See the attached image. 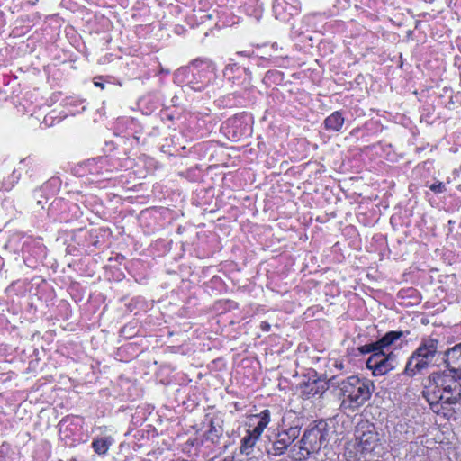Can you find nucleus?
<instances>
[{
  "label": "nucleus",
  "mask_w": 461,
  "mask_h": 461,
  "mask_svg": "<svg viewBox=\"0 0 461 461\" xmlns=\"http://www.w3.org/2000/svg\"><path fill=\"white\" fill-rule=\"evenodd\" d=\"M433 412L446 416L452 406L461 403V383L447 371L431 374L422 391Z\"/></svg>",
  "instance_id": "nucleus-1"
},
{
  "label": "nucleus",
  "mask_w": 461,
  "mask_h": 461,
  "mask_svg": "<svg viewBox=\"0 0 461 461\" xmlns=\"http://www.w3.org/2000/svg\"><path fill=\"white\" fill-rule=\"evenodd\" d=\"M341 408L355 411L371 397L374 384L369 380L349 376L339 384Z\"/></svg>",
  "instance_id": "nucleus-2"
},
{
  "label": "nucleus",
  "mask_w": 461,
  "mask_h": 461,
  "mask_svg": "<svg viewBox=\"0 0 461 461\" xmlns=\"http://www.w3.org/2000/svg\"><path fill=\"white\" fill-rule=\"evenodd\" d=\"M329 432L324 427L314 426L303 432L302 438L290 449V457L295 461H304L312 454H317L328 443Z\"/></svg>",
  "instance_id": "nucleus-3"
},
{
  "label": "nucleus",
  "mask_w": 461,
  "mask_h": 461,
  "mask_svg": "<svg viewBox=\"0 0 461 461\" xmlns=\"http://www.w3.org/2000/svg\"><path fill=\"white\" fill-rule=\"evenodd\" d=\"M439 346V340L435 338H423L419 347L410 357L404 373L409 376H414L426 369L433 361Z\"/></svg>",
  "instance_id": "nucleus-4"
},
{
  "label": "nucleus",
  "mask_w": 461,
  "mask_h": 461,
  "mask_svg": "<svg viewBox=\"0 0 461 461\" xmlns=\"http://www.w3.org/2000/svg\"><path fill=\"white\" fill-rule=\"evenodd\" d=\"M301 428L291 426L287 429L278 430L269 437L268 444L266 446V452L268 456H280L287 450L290 451L292 444L300 436Z\"/></svg>",
  "instance_id": "nucleus-5"
},
{
  "label": "nucleus",
  "mask_w": 461,
  "mask_h": 461,
  "mask_svg": "<svg viewBox=\"0 0 461 461\" xmlns=\"http://www.w3.org/2000/svg\"><path fill=\"white\" fill-rule=\"evenodd\" d=\"M254 417L258 418L259 420L253 429H249L246 431V435L241 439L240 452L242 455L249 456L252 453L256 443L258 441L262 433L271 421L269 410H264Z\"/></svg>",
  "instance_id": "nucleus-6"
},
{
  "label": "nucleus",
  "mask_w": 461,
  "mask_h": 461,
  "mask_svg": "<svg viewBox=\"0 0 461 461\" xmlns=\"http://www.w3.org/2000/svg\"><path fill=\"white\" fill-rule=\"evenodd\" d=\"M395 355L393 352L372 354L366 361V367L372 370L374 375H383L395 367Z\"/></svg>",
  "instance_id": "nucleus-7"
},
{
  "label": "nucleus",
  "mask_w": 461,
  "mask_h": 461,
  "mask_svg": "<svg viewBox=\"0 0 461 461\" xmlns=\"http://www.w3.org/2000/svg\"><path fill=\"white\" fill-rule=\"evenodd\" d=\"M356 445L361 448L363 452L371 451L376 442L378 441V434L374 430L373 428L367 426L357 428L355 431Z\"/></svg>",
  "instance_id": "nucleus-8"
},
{
  "label": "nucleus",
  "mask_w": 461,
  "mask_h": 461,
  "mask_svg": "<svg viewBox=\"0 0 461 461\" xmlns=\"http://www.w3.org/2000/svg\"><path fill=\"white\" fill-rule=\"evenodd\" d=\"M445 357L447 372L461 376V343L447 350Z\"/></svg>",
  "instance_id": "nucleus-9"
},
{
  "label": "nucleus",
  "mask_w": 461,
  "mask_h": 461,
  "mask_svg": "<svg viewBox=\"0 0 461 461\" xmlns=\"http://www.w3.org/2000/svg\"><path fill=\"white\" fill-rule=\"evenodd\" d=\"M403 336L402 331H389L376 341L379 350L383 352H392L391 347L393 346Z\"/></svg>",
  "instance_id": "nucleus-10"
},
{
  "label": "nucleus",
  "mask_w": 461,
  "mask_h": 461,
  "mask_svg": "<svg viewBox=\"0 0 461 461\" xmlns=\"http://www.w3.org/2000/svg\"><path fill=\"white\" fill-rule=\"evenodd\" d=\"M344 123V118L339 112H334L328 116L325 121V128L327 130L339 131L342 128Z\"/></svg>",
  "instance_id": "nucleus-11"
},
{
  "label": "nucleus",
  "mask_w": 461,
  "mask_h": 461,
  "mask_svg": "<svg viewBox=\"0 0 461 461\" xmlns=\"http://www.w3.org/2000/svg\"><path fill=\"white\" fill-rule=\"evenodd\" d=\"M112 443L113 440L111 438H101L93 441L92 447L96 454L104 455L108 451Z\"/></svg>",
  "instance_id": "nucleus-12"
},
{
  "label": "nucleus",
  "mask_w": 461,
  "mask_h": 461,
  "mask_svg": "<svg viewBox=\"0 0 461 461\" xmlns=\"http://www.w3.org/2000/svg\"><path fill=\"white\" fill-rule=\"evenodd\" d=\"M359 351L363 354H368V353L375 354V353L379 352L380 350H379L378 345H376V342H374V343L366 344V345L360 347Z\"/></svg>",
  "instance_id": "nucleus-13"
},
{
  "label": "nucleus",
  "mask_w": 461,
  "mask_h": 461,
  "mask_svg": "<svg viewBox=\"0 0 461 461\" xmlns=\"http://www.w3.org/2000/svg\"><path fill=\"white\" fill-rule=\"evenodd\" d=\"M303 393L307 397H310V395H314V394H316V393H318L316 382H315V381H313V382H311V383L305 384V385H304V389H303Z\"/></svg>",
  "instance_id": "nucleus-14"
},
{
  "label": "nucleus",
  "mask_w": 461,
  "mask_h": 461,
  "mask_svg": "<svg viewBox=\"0 0 461 461\" xmlns=\"http://www.w3.org/2000/svg\"><path fill=\"white\" fill-rule=\"evenodd\" d=\"M430 190L434 193H443L446 191V185L442 182H437L429 186Z\"/></svg>",
  "instance_id": "nucleus-15"
},
{
  "label": "nucleus",
  "mask_w": 461,
  "mask_h": 461,
  "mask_svg": "<svg viewBox=\"0 0 461 461\" xmlns=\"http://www.w3.org/2000/svg\"><path fill=\"white\" fill-rule=\"evenodd\" d=\"M260 327L264 331H268L270 330V324L266 321L261 322Z\"/></svg>",
  "instance_id": "nucleus-16"
},
{
  "label": "nucleus",
  "mask_w": 461,
  "mask_h": 461,
  "mask_svg": "<svg viewBox=\"0 0 461 461\" xmlns=\"http://www.w3.org/2000/svg\"><path fill=\"white\" fill-rule=\"evenodd\" d=\"M94 84H95V86H97V87H100V88H102V89H104V85L103 83L99 82V81H95V82H94Z\"/></svg>",
  "instance_id": "nucleus-17"
},
{
  "label": "nucleus",
  "mask_w": 461,
  "mask_h": 461,
  "mask_svg": "<svg viewBox=\"0 0 461 461\" xmlns=\"http://www.w3.org/2000/svg\"><path fill=\"white\" fill-rule=\"evenodd\" d=\"M281 5L280 3H277L276 5H275V12L276 13L277 10H278V7Z\"/></svg>",
  "instance_id": "nucleus-18"
},
{
  "label": "nucleus",
  "mask_w": 461,
  "mask_h": 461,
  "mask_svg": "<svg viewBox=\"0 0 461 461\" xmlns=\"http://www.w3.org/2000/svg\"><path fill=\"white\" fill-rule=\"evenodd\" d=\"M237 54L238 55H243V56H249V54L246 53V52H238Z\"/></svg>",
  "instance_id": "nucleus-19"
},
{
  "label": "nucleus",
  "mask_w": 461,
  "mask_h": 461,
  "mask_svg": "<svg viewBox=\"0 0 461 461\" xmlns=\"http://www.w3.org/2000/svg\"><path fill=\"white\" fill-rule=\"evenodd\" d=\"M459 170L461 171V165H460Z\"/></svg>",
  "instance_id": "nucleus-20"
}]
</instances>
